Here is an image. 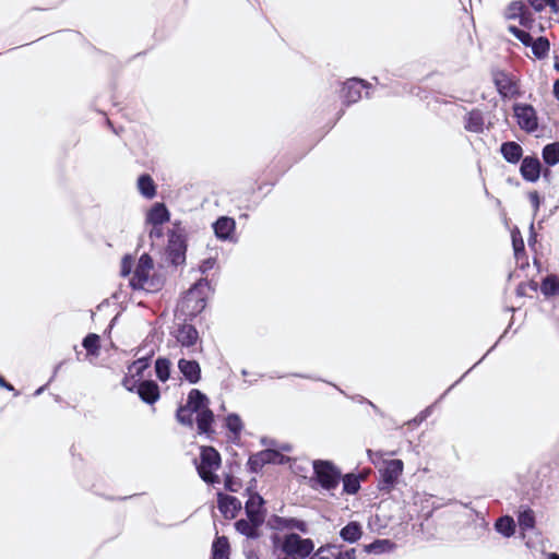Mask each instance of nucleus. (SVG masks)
I'll return each instance as SVG.
<instances>
[{
  "label": "nucleus",
  "mask_w": 559,
  "mask_h": 559,
  "mask_svg": "<svg viewBox=\"0 0 559 559\" xmlns=\"http://www.w3.org/2000/svg\"><path fill=\"white\" fill-rule=\"evenodd\" d=\"M152 258L147 253H143L136 263L132 277L130 278V285L132 286L133 289L155 292L160 288V280L150 276V272L152 271Z\"/></svg>",
  "instance_id": "nucleus-1"
},
{
  "label": "nucleus",
  "mask_w": 559,
  "mask_h": 559,
  "mask_svg": "<svg viewBox=\"0 0 559 559\" xmlns=\"http://www.w3.org/2000/svg\"><path fill=\"white\" fill-rule=\"evenodd\" d=\"M284 555L295 559H306L314 550V543L310 538H302L297 533H289L283 537L280 546Z\"/></svg>",
  "instance_id": "nucleus-2"
},
{
  "label": "nucleus",
  "mask_w": 559,
  "mask_h": 559,
  "mask_svg": "<svg viewBox=\"0 0 559 559\" xmlns=\"http://www.w3.org/2000/svg\"><path fill=\"white\" fill-rule=\"evenodd\" d=\"M312 465L316 480L322 489L331 491L338 487L342 473L331 461L316 460Z\"/></svg>",
  "instance_id": "nucleus-3"
},
{
  "label": "nucleus",
  "mask_w": 559,
  "mask_h": 559,
  "mask_svg": "<svg viewBox=\"0 0 559 559\" xmlns=\"http://www.w3.org/2000/svg\"><path fill=\"white\" fill-rule=\"evenodd\" d=\"M221 465V455L212 447H203L200 455V463L198 464V473L200 477L209 484H214L217 476L214 474Z\"/></svg>",
  "instance_id": "nucleus-4"
},
{
  "label": "nucleus",
  "mask_w": 559,
  "mask_h": 559,
  "mask_svg": "<svg viewBox=\"0 0 559 559\" xmlns=\"http://www.w3.org/2000/svg\"><path fill=\"white\" fill-rule=\"evenodd\" d=\"M404 464L401 460H390L384 463L380 472L379 489L390 491L403 473Z\"/></svg>",
  "instance_id": "nucleus-5"
},
{
  "label": "nucleus",
  "mask_w": 559,
  "mask_h": 559,
  "mask_svg": "<svg viewBox=\"0 0 559 559\" xmlns=\"http://www.w3.org/2000/svg\"><path fill=\"white\" fill-rule=\"evenodd\" d=\"M286 457L276 450H263L253 455L248 460L249 469L253 473H258L266 464H283Z\"/></svg>",
  "instance_id": "nucleus-6"
},
{
  "label": "nucleus",
  "mask_w": 559,
  "mask_h": 559,
  "mask_svg": "<svg viewBox=\"0 0 559 559\" xmlns=\"http://www.w3.org/2000/svg\"><path fill=\"white\" fill-rule=\"evenodd\" d=\"M365 88H369V84L366 81L357 78L347 80L341 91L343 103L347 106L357 103L362 97L361 92Z\"/></svg>",
  "instance_id": "nucleus-7"
},
{
  "label": "nucleus",
  "mask_w": 559,
  "mask_h": 559,
  "mask_svg": "<svg viewBox=\"0 0 559 559\" xmlns=\"http://www.w3.org/2000/svg\"><path fill=\"white\" fill-rule=\"evenodd\" d=\"M175 337L182 348L190 353L195 352L194 346L199 342V332L192 324H180L175 332Z\"/></svg>",
  "instance_id": "nucleus-8"
},
{
  "label": "nucleus",
  "mask_w": 559,
  "mask_h": 559,
  "mask_svg": "<svg viewBox=\"0 0 559 559\" xmlns=\"http://www.w3.org/2000/svg\"><path fill=\"white\" fill-rule=\"evenodd\" d=\"M514 115L521 129L532 132L537 129V118L534 108L530 105H515Z\"/></svg>",
  "instance_id": "nucleus-9"
},
{
  "label": "nucleus",
  "mask_w": 559,
  "mask_h": 559,
  "mask_svg": "<svg viewBox=\"0 0 559 559\" xmlns=\"http://www.w3.org/2000/svg\"><path fill=\"white\" fill-rule=\"evenodd\" d=\"M218 510L226 519L236 518L241 510V502L238 498L222 492L217 493Z\"/></svg>",
  "instance_id": "nucleus-10"
},
{
  "label": "nucleus",
  "mask_w": 559,
  "mask_h": 559,
  "mask_svg": "<svg viewBox=\"0 0 559 559\" xmlns=\"http://www.w3.org/2000/svg\"><path fill=\"white\" fill-rule=\"evenodd\" d=\"M178 369L190 384H195L201 380V367L194 359L180 358Z\"/></svg>",
  "instance_id": "nucleus-11"
},
{
  "label": "nucleus",
  "mask_w": 559,
  "mask_h": 559,
  "mask_svg": "<svg viewBox=\"0 0 559 559\" xmlns=\"http://www.w3.org/2000/svg\"><path fill=\"white\" fill-rule=\"evenodd\" d=\"M540 162L535 156H525L520 167L521 176L528 182H535L540 176Z\"/></svg>",
  "instance_id": "nucleus-12"
},
{
  "label": "nucleus",
  "mask_w": 559,
  "mask_h": 559,
  "mask_svg": "<svg viewBox=\"0 0 559 559\" xmlns=\"http://www.w3.org/2000/svg\"><path fill=\"white\" fill-rule=\"evenodd\" d=\"M263 499L260 495L253 493L245 504L247 518L257 522H264Z\"/></svg>",
  "instance_id": "nucleus-13"
},
{
  "label": "nucleus",
  "mask_w": 559,
  "mask_h": 559,
  "mask_svg": "<svg viewBox=\"0 0 559 559\" xmlns=\"http://www.w3.org/2000/svg\"><path fill=\"white\" fill-rule=\"evenodd\" d=\"M235 228V219L228 216H221L213 224L215 236L221 240H231Z\"/></svg>",
  "instance_id": "nucleus-14"
},
{
  "label": "nucleus",
  "mask_w": 559,
  "mask_h": 559,
  "mask_svg": "<svg viewBox=\"0 0 559 559\" xmlns=\"http://www.w3.org/2000/svg\"><path fill=\"white\" fill-rule=\"evenodd\" d=\"M496 87L503 97L513 96L516 93V84L506 72H498L493 78Z\"/></svg>",
  "instance_id": "nucleus-15"
},
{
  "label": "nucleus",
  "mask_w": 559,
  "mask_h": 559,
  "mask_svg": "<svg viewBox=\"0 0 559 559\" xmlns=\"http://www.w3.org/2000/svg\"><path fill=\"white\" fill-rule=\"evenodd\" d=\"M138 394L144 403L152 405L159 399V388L154 381H142Z\"/></svg>",
  "instance_id": "nucleus-16"
},
{
  "label": "nucleus",
  "mask_w": 559,
  "mask_h": 559,
  "mask_svg": "<svg viewBox=\"0 0 559 559\" xmlns=\"http://www.w3.org/2000/svg\"><path fill=\"white\" fill-rule=\"evenodd\" d=\"M263 524V522H257L254 520H245L240 519L236 521L235 528L238 533L241 535H245L246 537L250 539H257L260 537L259 527Z\"/></svg>",
  "instance_id": "nucleus-17"
},
{
  "label": "nucleus",
  "mask_w": 559,
  "mask_h": 559,
  "mask_svg": "<svg viewBox=\"0 0 559 559\" xmlns=\"http://www.w3.org/2000/svg\"><path fill=\"white\" fill-rule=\"evenodd\" d=\"M209 404L210 400L204 393L198 389H192L188 394L187 404L185 406L189 407L192 413H198L207 408Z\"/></svg>",
  "instance_id": "nucleus-18"
},
{
  "label": "nucleus",
  "mask_w": 559,
  "mask_h": 559,
  "mask_svg": "<svg viewBox=\"0 0 559 559\" xmlns=\"http://www.w3.org/2000/svg\"><path fill=\"white\" fill-rule=\"evenodd\" d=\"M271 525L276 530L296 528L301 533H307L308 530L307 524L301 520L294 518L286 519L277 515L272 518Z\"/></svg>",
  "instance_id": "nucleus-19"
},
{
  "label": "nucleus",
  "mask_w": 559,
  "mask_h": 559,
  "mask_svg": "<svg viewBox=\"0 0 559 559\" xmlns=\"http://www.w3.org/2000/svg\"><path fill=\"white\" fill-rule=\"evenodd\" d=\"M500 153L508 163L516 164L522 158L523 150L519 143L508 141L501 144Z\"/></svg>",
  "instance_id": "nucleus-20"
},
{
  "label": "nucleus",
  "mask_w": 559,
  "mask_h": 559,
  "mask_svg": "<svg viewBox=\"0 0 559 559\" xmlns=\"http://www.w3.org/2000/svg\"><path fill=\"white\" fill-rule=\"evenodd\" d=\"M169 221V211L164 203H155L147 213V222L153 226H159Z\"/></svg>",
  "instance_id": "nucleus-21"
},
{
  "label": "nucleus",
  "mask_w": 559,
  "mask_h": 559,
  "mask_svg": "<svg viewBox=\"0 0 559 559\" xmlns=\"http://www.w3.org/2000/svg\"><path fill=\"white\" fill-rule=\"evenodd\" d=\"M465 129L469 132L481 133L484 131V116L478 109L469 111L465 117Z\"/></svg>",
  "instance_id": "nucleus-22"
},
{
  "label": "nucleus",
  "mask_w": 559,
  "mask_h": 559,
  "mask_svg": "<svg viewBox=\"0 0 559 559\" xmlns=\"http://www.w3.org/2000/svg\"><path fill=\"white\" fill-rule=\"evenodd\" d=\"M197 426L200 433H209L214 421V414L207 407L197 413Z\"/></svg>",
  "instance_id": "nucleus-23"
},
{
  "label": "nucleus",
  "mask_w": 559,
  "mask_h": 559,
  "mask_svg": "<svg viewBox=\"0 0 559 559\" xmlns=\"http://www.w3.org/2000/svg\"><path fill=\"white\" fill-rule=\"evenodd\" d=\"M138 189L140 193L146 199H152L156 194V186L152 177L143 174L138 178Z\"/></svg>",
  "instance_id": "nucleus-24"
},
{
  "label": "nucleus",
  "mask_w": 559,
  "mask_h": 559,
  "mask_svg": "<svg viewBox=\"0 0 559 559\" xmlns=\"http://www.w3.org/2000/svg\"><path fill=\"white\" fill-rule=\"evenodd\" d=\"M361 534V526L358 522H349L340 532L342 539L348 543L357 542Z\"/></svg>",
  "instance_id": "nucleus-25"
},
{
  "label": "nucleus",
  "mask_w": 559,
  "mask_h": 559,
  "mask_svg": "<svg viewBox=\"0 0 559 559\" xmlns=\"http://www.w3.org/2000/svg\"><path fill=\"white\" fill-rule=\"evenodd\" d=\"M540 292L546 297L558 296L559 277L554 274L547 275L540 284Z\"/></svg>",
  "instance_id": "nucleus-26"
},
{
  "label": "nucleus",
  "mask_w": 559,
  "mask_h": 559,
  "mask_svg": "<svg viewBox=\"0 0 559 559\" xmlns=\"http://www.w3.org/2000/svg\"><path fill=\"white\" fill-rule=\"evenodd\" d=\"M495 528L504 537H511L515 532L514 520L509 515L501 516L496 521Z\"/></svg>",
  "instance_id": "nucleus-27"
},
{
  "label": "nucleus",
  "mask_w": 559,
  "mask_h": 559,
  "mask_svg": "<svg viewBox=\"0 0 559 559\" xmlns=\"http://www.w3.org/2000/svg\"><path fill=\"white\" fill-rule=\"evenodd\" d=\"M394 544L389 539H376L374 542L365 546V551L368 554H384L391 551Z\"/></svg>",
  "instance_id": "nucleus-28"
},
{
  "label": "nucleus",
  "mask_w": 559,
  "mask_h": 559,
  "mask_svg": "<svg viewBox=\"0 0 559 559\" xmlns=\"http://www.w3.org/2000/svg\"><path fill=\"white\" fill-rule=\"evenodd\" d=\"M532 52L537 59H544L547 57L550 48V43L546 37H538L537 39H533L532 44Z\"/></svg>",
  "instance_id": "nucleus-29"
},
{
  "label": "nucleus",
  "mask_w": 559,
  "mask_h": 559,
  "mask_svg": "<svg viewBox=\"0 0 559 559\" xmlns=\"http://www.w3.org/2000/svg\"><path fill=\"white\" fill-rule=\"evenodd\" d=\"M543 158L549 166H555L559 163V142L547 144L543 148Z\"/></svg>",
  "instance_id": "nucleus-30"
},
{
  "label": "nucleus",
  "mask_w": 559,
  "mask_h": 559,
  "mask_svg": "<svg viewBox=\"0 0 559 559\" xmlns=\"http://www.w3.org/2000/svg\"><path fill=\"white\" fill-rule=\"evenodd\" d=\"M170 368L171 362L168 358L159 357L155 361V372L156 377L162 381L165 382L170 377Z\"/></svg>",
  "instance_id": "nucleus-31"
},
{
  "label": "nucleus",
  "mask_w": 559,
  "mask_h": 559,
  "mask_svg": "<svg viewBox=\"0 0 559 559\" xmlns=\"http://www.w3.org/2000/svg\"><path fill=\"white\" fill-rule=\"evenodd\" d=\"M343 480V491L347 495H355L360 489V477L355 474H346Z\"/></svg>",
  "instance_id": "nucleus-32"
},
{
  "label": "nucleus",
  "mask_w": 559,
  "mask_h": 559,
  "mask_svg": "<svg viewBox=\"0 0 559 559\" xmlns=\"http://www.w3.org/2000/svg\"><path fill=\"white\" fill-rule=\"evenodd\" d=\"M229 549V544L226 537H217L212 546V559H224Z\"/></svg>",
  "instance_id": "nucleus-33"
},
{
  "label": "nucleus",
  "mask_w": 559,
  "mask_h": 559,
  "mask_svg": "<svg viewBox=\"0 0 559 559\" xmlns=\"http://www.w3.org/2000/svg\"><path fill=\"white\" fill-rule=\"evenodd\" d=\"M99 341L100 338L97 334L90 333L83 338L82 345L90 355L96 356L100 348Z\"/></svg>",
  "instance_id": "nucleus-34"
},
{
  "label": "nucleus",
  "mask_w": 559,
  "mask_h": 559,
  "mask_svg": "<svg viewBox=\"0 0 559 559\" xmlns=\"http://www.w3.org/2000/svg\"><path fill=\"white\" fill-rule=\"evenodd\" d=\"M519 525L522 530H531L535 525V515L531 509H525L519 513Z\"/></svg>",
  "instance_id": "nucleus-35"
},
{
  "label": "nucleus",
  "mask_w": 559,
  "mask_h": 559,
  "mask_svg": "<svg viewBox=\"0 0 559 559\" xmlns=\"http://www.w3.org/2000/svg\"><path fill=\"white\" fill-rule=\"evenodd\" d=\"M527 10L526 5L522 1H512L506 12L508 20L519 19Z\"/></svg>",
  "instance_id": "nucleus-36"
},
{
  "label": "nucleus",
  "mask_w": 559,
  "mask_h": 559,
  "mask_svg": "<svg viewBox=\"0 0 559 559\" xmlns=\"http://www.w3.org/2000/svg\"><path fill=\"white\" fill-rule=\"evenodd\" d=\"M531 7L537 11H543L546 7H549L552 13H559V5L555 3V0H527Z\"/></svg>",
  "instance_id": "nucleus-37"
},
{
  "label": "nucleus",
  "mask_w": 559,
  "mask_h": 559,
  "mask_svg": "<svg viewBox=\"0 0 559 559\" xmlns=\"http://www.w3.org/2000/svg\"><path fill=\"white\" fill-rule=\"evenodd\" d=\"M176 419L183 426L192 427L193 425V413L189 407L180 406L176 413Z\"/></svg>",
  "instance_id": "nucleus-38"
},
{
  "label": "nucleus",
  "mask_w": 559,
  "mask_h": 559,
  "mask_svg": "<svg viewBox=\"0 0 559 559\" xmlns=\"http://www.w3.org/2000/svg\"><path fill=\"white\" fill-rule=\"evenodd\" d=\"M336 550H338V546L336 545H325V546H321L314 554L313 556L316 557V559H335V556H336Z\"/></svg>",
  "instance_id": "nucleus-39"
},
{
  "label": "nucleus",
  "mask_w": 559,
  "mask_h": 559,
  "mask_svg": "<svg viewBox=\"0 0 559 559\" xmlns=\"http://www.w3.org/2000/svg\"><path fill=\"white\" fill-rule=\"evenodd\" d=\"M226 427L234 435L238 436L242 430V421L237 414H229L226 418Z\"/></svg>",
  "instance_id": "nucleus-40"
},
{
  "label": "nucleus",
  "mask_w": 559,
  "mask_h": 559,
  "mask_svg": "<svg viewBox=\"0 0 559 559\" xmlns=\"http://www.w3.org/2000/svg\"><path fill=\"white\" fill-rule=\"evenodd\" d=\"M148 358L143 357L139 358L138 360L133 361V364L130 366V370H135L136 374L141 376L143 370H145L148 367Z\"/></svg>",
  "instance_id": "nucleus-41"
},
{
  "label": "nucleus",
  "mask_w": 559,
  "mask_h": 559,
  "mask_svg": "<svg viewBox=\"0 0 559 559\" xmlns=\"http://www.w3.org/2000/svg\"><path fill=\"white\" fill-rule=\"evenodd\" d=\"M512 243L515 254L524 250V242L520 236V231L515 230L512 233Z\"/></svg>",
  "instance_id": "nucleus-42"
},
{
  "label": "nucleus",
  "mask_w": 559,
  "mask_h": 559,
  "mask_svg": "<svg viewBox=\"0 0 559 559\" xmlns=\"http://www.w3.org/2000/svg\"><path fill=\"white\" fill-rule=\"evenodd\" d=\"M520 24L528 29L533 27L534 19L528 9L519 17Z\"/></svg>",
  "instance_id": "nucleus-43"
},
{
  "label": "nucleus",
  "mask_w": 559,
  "mask_h": 559,
  "mask_svg": "<svg viewBox=\"0 0 559 559\" xmlns=\"http://www.w3.org/2000/svg\"><path fill=\"white\" fill-rule=\"evenodd\" d=\"M215 263L216 260L214 258H207L202 261V263L199 266V270L202 274H205L214 267Z\"/></svg>",
  "instance_id": "nucleus-44"
},
{
  "label": "nucleus",
  "mask_w": 559,
  "mask_h": 559,
  "mask_svg": "<svg viewBox=\"0 0 559 559\" xmlns=\"http://www.w3.org/2000/svg\"><path fill=\"white\" fill-rule=\"evenodd\" d=\"M528 198H530V201L533 205V209H534V214H536L539 210V205H540V198H539V194L537 191H533L528 194Z\"/></svg>",
  "instance_id": "nucleus-45"
},
{
  "label": "nucleus",
  "mask_w": 559,
  "mask_h": 559,
  "mask_svg": "<svg viewBox=\"0 0 559 559\" xmlns=\"http://www.w3.org/2000/svg\"><path fill=\"white\" fill-rule=\"evenodd\" d=\"M335 559H356V550L355 548H350L346 551H337Z\"/></svg>",
  "instance_id": "nucleus-46"
},
{
  "label": "nucleus",
  "mask_w": 559,
  "mask_h": 559,
  "mask_svg": "<svg viewBox=\"0 0 559 559\" xmlns=\"http://www.w3.org/2000/svg\"><path fill=\"white\" fill-rule=\"evenodd\" d=\"M516 38L526 47H528L533 40L531 34L525 31H521Z\"/></svg>",
  "instance_id": "nucleus-47"
},
{
  "label": "nucleus",
  "mask_w": 559,
  "mask_h": 559,
  "mask_svg": "<svg viewBox=\"0 0 559 559\" xmlns=\"http://www.w3.org/2000/svg\"><path fill=\"white\" fill-rule=\"evenodd\" d=\"M209 284L206 278H201L194 285L193 287L189 290L188 293V297L193 295L195 290H198L200 287L202 286H206Z\"/></svg>",
  "instance_id": "nucleus-48"
},
{
  "label": "nucleus",
  "mask_w": 559,
  "mask_h": 559,
  "mask_svg": "<svg viewBox=\"0 0 559 559\" xmlns=\"http://www.w3.org/2000/svg\"><path fill=\"white\" fill-rule=\"evenodd\" d=\"M130 272H131V261L128 258H124L122 261L121 274L123 276H127L130 274Z\"/></svg>",
  "instance_id": "nucleus-49"
},
{
  "label": "nucleus",
  "mask_w": 559,
  "mask_h": 559,
  "mask_svg": "<svg viewBox=\"0 0 559 559\" xmlns=\"http://www.w3.org/2000/svg\"><path fill=\"white\" fill-rule=\"evenodd\" d=\"M171 260H173V263H175V264H179V263L183 262L185 261L183 252L176 251V252L171 253Z\"/></svg>",
  "instance_id": "nucleus-50"
},
{
  "label": "nucleus",
  "mask_w": 559,
  "mask_h": 559,
  "mask_svg": "<svg viewBox=\"0 0 559 559\" xmlns=\"http://www.w3.org/2000/svg\"><path fill=\"white\" fill-rule=\"evenodd\" d=\"M536 242V233L534 231V224L532 223L530 226V238L528 246H533Z\"/></svg>",
  "instance_id": "nucleus-51"
},
{
  "label": "nucleus",
  "mask_w": 559,
  "mask_h": 559,
  "mask_svg": "<svg viewBox=\"0 0 559 559\" xmlns=\"http://www.w3.org/2000/svg\"><path fill=\"white\" fill-rule=\"evenodd\" d=\"M154 236H156V237H160L162 236V229L159 227H157V226H153V228H152V230L150 233V237L151 238L154 237Z\"/></svg>",
  "instance_id": "nucleus-52"
},
{
  "label": "nucleus",
  "mask_w": 559,
  "mask_h": 559,
  "mask_svg": "<svg viewBox=\"0 0 559 559\" xmlns=\"http://www.w3.org/2000/svg\"><path fill=\"white\" fill-rule=\"evenodd\" d=\"M0 386L5 388V389H7V390H9V391H13V390H14V388H13L10 383H8V382L4 380V378H3V377H1V376H0Z\"/></svg>",
  "instance_id": "nucleus-53"
},
{
  "label": "nucleus",
  "mask_w": 559,
  "mask_h": 559,
  "mask_svg": "<svg viewBox=\"0 0 559 559\" xmlns=\"http://www.w3.org/2000/svg\"><path fill=\"white\" fill-rule=\"evenodd\" d=\"M508 31H509L512 35H514V37H516V36L520 34V32H521L522 29H520L519 27H516V26H514V25H510V26L508 27Z\"/></svg>",
  "instance_id": "nucleus-54"
},
{
  "label": "nucleus",
  "mask_w": 559,
  "mask_h": 559,
  "mask_svg": "<svg viewBox=\"0 0 559 559\" xmlns=\"http://www.w3.org/2000/svg\"><path fill=\"white\" fill-rule=\"evenodd\" d=\"M554 95L559 100V79L554 83Z\"/></svg>",
  "instance_id": "nucleus-55"
},
{
  "label": "nucleus",
  "mask_w": 559,
  "mask_h": 559,
  "mask_svg": "<svg viewBox=\"0 0 559 559\" xmlns=\"http://www.w3.org/2000/svg\"><path fill=\"white\" fill-rule=\"evenodd\" d=\"M247 559H260L259 556L254 551H248L246 554Z\"/></svg>",
  "instance_id": "nucleus-56"
},
{
  "label": "nucleus",
  "mask_w": 559,
  "mask_h": 559,
  "mask_svg": "<svg viewBox=\"0 0 559 559\" xmlns=\"http://www.w3.org/2000/svg\"><path fill=\"white\" fill-rule=\"evenodd\" d=\"M46 386H47V385H43V386L38 388V389L35 391L34 395H35V396L40 395V394L45 391Z\"/></svg>",
  "instance_id": "nucleus-57"
},
{
  "label": "nucleus",
  "mask_w": 559,
  "mask_h": 559,
  "mask_svg": "<svg viewBox=\"0 0 559 559\" xmlns=\"http://www.w3.org/2000/svg\"><path fill=\"white\" fill-rule=\"evenodd\" d=\"M554 68L559 71V55H556L555 56V64H554Z\"/></svg>",
  "instance_id": "nucleus-58"
},
{
  "label": "nucleus",
  "mask_w": 559,
  "mask_h": 559,
  "mask_svg": "<svg viewBox=\"0 0 559 559\" xmlns=\"http://www.w3.org/2000/svg\"><path fill=\"white\" fill-rule=\"evenodd\" d=\"M226 488L230 491H236V489L233 487L230 480H227L226 484H225Z\"/></svg>",
  "instance_id": "nucleus-59"
},
{
  "label": "nucleus",
  "mask_w": 559,
  "mask_h": 559,
  "mask_svg": "<svg viewBox=\"0 0 559 559\" xmlns=\"http://www.w3.org/2000/svg\"><path fill=\"white\" fill-rule=\"evenodd\" d=\"M367 403L376 411V413L380 414L379 408L370 401H367Z\"/></svg>",
  "instance_id": "nucleus-60"
},
{
  "label": "nucleus",
  "mask_w": 559,
  "mask_h": 559,
  "mask_svg": "<svg viewBox=\"0 0 559 559\" xmlns=\"http://www.w3.org/2000/svg\"><path fill=\"white\" fill-rule=\"evenodd\" d=\"M60 367H61V364H59V365H57V366L55 367L52 378H55V377H56V374H57V372L59 371Z\"/></svg>",
  "instance_id": "nucleus-61"
},
{
  "label": "nucleus",
  "mask_w": 559,
  "mask_h": 559,
  "mask_svg": "<svg viewBox=\"0 0 559 559\" xmlns=\"http://www.w3.org/2000/svg\"><path fill=\"white\" fill-rule=\"evenodd\" d=\"M548 559H559V555H558V554L552 552V554H550V555H549V558H548Z\"/></svg>",
  "instance_id": "nucleus-62"
},
{
  "label": "nucleus",
  "mask_w": 559,
  "mask_h": 559,
  "mask_svg": "<svg viewBox=\"0 0 559 559\" xmlns=\"http://www.w3.org/2000/svg\"><path fill=\"white\" fill-rule=\"evenodd\" d=\"M128 382H129V380H128V379H124V381H123V385H124L128 390H131V388H129V386H128Z\"/></svg>",
  "instance_id": "nucleus-63"
},
{
  "label": "nucleus",
  "mask_w": 559,
  "mask_h": 559,
  "mask_svg": "<svg viewBox=\"0 0 559 559\" xmlns=\"http://www.w3.org/2000/svg\"><path fill=\"white\" fill-rule=\"evenodd\" d=\"M310 559H316V557H314V556H312Z\"/></svg>",
  "instance_id": "nucleus-64"
}]
</instances>
